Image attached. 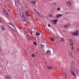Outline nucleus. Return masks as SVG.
<instances>
[{
    "label": "nucleus",
    "instance_id": "obj_27",
    "mask_svg": "<svg viewBox=\"0 0 79 79\" xmlns=\"http://www.w3.org/2000/svg\"><path fill=\"white\" fill-rule=\"evenodd\" d=\"M41 46L43 47H45V46L44 45L41 44Z\"/></svg>",
    "mask_w": 79,
    "mask_h": 79
},
{
    "label": "nucleus",
    "instance_id": "obj_29",
    "mask_svg": "<svg viewBox=\"0 0 79 79\" xmlns=\"http://www.w3.org/2000/svg\"><path fill=\"white\" fill-rule=\"evenodd\" d=\"M57 10H60V8H58L57 9Z\"/></svg>",
    "mask_w": 79,
    "mask_h": 79
},
{
    "label": "nucleus",
    "instance_id": "obj_18",
    "mask_svg": "<svg viewBox=\"0 0 79 79\" xmlns=\"http://www.w3.org/2000/svg\"><path fill=\"white\" fill-rule=\"evenodd\" d=\"M50 40L51 41H52V42H54V41H55V39L53 38H51Z\"/></svg>",
    "mask_w": 79,
    "mask_h": 79
},
{
    "label": "nucleus",
    "instance_id": "obj_35",
    "mask_svg": "<svg viewBox=\"0 0 79 79\" xmlns=\"http://www.w3.org/2000/svg\"><path fill=\"white\" fill-rule=\"evenodd\" d=\"M19 28H20V29H21V28H22V27H19Z\"/></svg>",
    "mask_w": 79,
    "mask_h": 79
},
{
    "label": "nucleus",
    "instance_id": "obj_8",
    "mask_svg": "<svg viewBox=\"0 0 79 79\" xmlns=\"http://www.w3.org/2000/svg\"><path fill=\"white\" fill-rule=\"evenodd\" d=\"M34 10H35V11L36 13H37L39 15H40V13H39V12H38V11H37V10H36L35 9H34Z\"/></svg>",
    "mask_w": 79,
    "mask_h": 79
},
{
    "label": "nucleus",
    "instance_id": "obj_34",
    "mask_svg": "<svg viewBox=\"0 0 79 79\" xmlns=\"http://www.w3.org/2000/svg\"><path fill=\"white\" fill-rule=\"evenodd\" d=\"M69 45H70V46H72L71 44V43H69Z\"/></svg>",
    "mask_w": 79,
    "mask_h": 79
},
{
    "label": "nucleus",
    "instance_id": "obj_33",
    "mask_svg": "<svg viewBox=\"0 0 79 79\" xmlns=\"http://www.w3.org/2000/svg\"><path fill=\"white\" fill-rule=\"evenodd\" d=\"M40 16H41V17H42V15H40Z\"/></svg>",
    "mask_w": 79,
    "mask_h": 79
},
{
    "label": "nucleus",
    "instance_id": "obj_11",
    "mask_svg": "<svg viewBox=\"0 0 79 79\" xmlns=\"http://www.w3.org/2000/svg\"><path fill=\"white\" fill-rule=\"evenodd\" d=\"M58 20H57L56 19H55L54 20H53L52 21V22H53L54 23V24H56V23H57V21Z\"/></svg>",
    "mask_w": 79,
    "mask_h": 79
},
{
    "label": "nucleus",
    "instance_id": "obj_9",
    "mask_svg": "<svg viewBox=\"0 0 79 79\" xmlns=\"http://www.w3.org/2000/svg\"><path fill=\"white\" fill-rule=\"evenodd\" d=\"M26 15L27 16H28L29 17L30 16V15H29V13H28V11H26L25 12Z\"/></svg>",
    "mask_w": 79,
    "mask_h": 79
},
{
    "label": "nucleus",
    "instance_id": "obj_5",
    "mask_svg": "<svg viewBox=\"0 0 79 79\" xmlns=\"http://www.w3.org/2000/svg\"><path fill=\"white\" fill-rule=\"evenodd\" d=\"M15 5L17 6L19 5V0H15Z\"/></svg>",
    "mask_w": 79,
    "mask_h": 79
},
{
    "label": "nucleus",
    "instance_id": "obj_1",
    "mask_svg": "<svg viewBox=\"0 0 79 79\" xmlns=\"http://www.w3.org/2000/svg\"><path fill=\"white\" fill-rule=\"evenodd\" d=\"M20 15L21 16V19L23 21H27V19L24 18V14L23 12L20 13Z\"/></svg>",
    "mask_w": 79,
    "mask_h": 79
},
{
    "label": "nucleus",
    "instance_id": "obj_10",
    "mask_svg": "<svg viewBox=\"0 0 79 79\" xmlns=\"http://www.w3.org/2000/svg\"><path fill=\"white\" fill-rule=\"evenodd\" d=\"M63 16V15L61 14L60 15H56V18H59V17H60L61 16Z\"/></svg>",
    "mask_w": 79,
    "mask_h": 79
},
{
    "label": "nucleus",
    "instance_id": "obj_28",
    "mask_svg": "<svg viewBox=\"0 0 79 79\" xmlns=\"http://www.w3.org/2000/svg\"><path fill=\"white\" fill-rule=\"evenodd\" d=\"M69 54L70 55H72V52H69Z\"/></svg>",
    "mask_w": 79,
    "mask_h": 79
},
{
    "label": "nucleus",
    "instance_id": "obj_12",
    "mask_svg": "<svg viewBox=\"0 0 79 79\" xmlns=\"http://www.w3.org/2000/svg\"><path fill=\"white\" fill-rule=\"evenodd\" d=\"M1 28H2V30H3V31H5V26L3 25H1Z\"/></svg>",
    "mask_w": 79,
    "mask_h": 79
},
{
    "label": "nucleus",
    "instance_id": "obj_19",
    "mask_svg": "<svg viewBox=\"0 0 79 79\" xmlns=\"http://www.w3.org/2000/svg\"><path fill=\"white\" fill-rule=\"evenodd\" d=\"M61 41L62 42H65V40H64V39L63 38L62 40H61Z\"/></svg>",
    "mask_w": 79,
    "mask_h": 79
},
{
    "label": "nucleus",
    "instance_id": "obj_4",
    "mask_svg": "<svg viewBox=\"0 0 79 79\" xmlns=\"http://www.w3.org/2000/svg\"><path fill=\"white\" fill-rule=\"evenodd\" d=\"M78 34V30H77L76 32H73L72 33V35H77Z\"/></svg>",
    "mask_w": 79,
    "mask_h": 79
},
{
    "label": "nucleus",
    "instance_id": "obj_15",
    "mask_svg": "<svg viewBox=\"0 0 79 79\" xmlns=\"http://www.w3.org/2000/svg\"><path fill=\"white\" fill-rule=\"evenodd\" d=\"M67 3L69 5H71V3L70 2H67Z\"/></svg>",
    "mask_w": 79,
    "mask_h": 79
},
{
    "label": "nucleus",
    "instance_id": "obj_20",
    "mask_svg": "<svg viewBox=\"0 0 79 79\" xmlns=\"http://www.w3.org/2000/svg\"><path fill=\"white\" fill-rule=\"evenodd\" d=\"M32 4V3H34V5H35V1H32V2H31Z\"/></svg>",
    "mask_w": 79,
    "mask_h": 79
},
{
    "label": "nucleus",
    "instance_id": "obj_32",
    "mask_svg": "<svg viewBox=\"0 0 79 79\" xmlns=\"http://www.w3.org/2000/svg\"><path fill=\"white\" fill-rule=\"evenodd\" d=\"M71 45H72V46H73V45H74V44L72 43Z\"/></svg>",
    "mask_w": 79,
    "mask_h": 79
},
{
    "label": "nucleus",
    "instance_id": "obj_13",
    "mask_svg": "<svg viewBox=\"0 0 79 79\" xmlns=\"http://www.w3.org/2000/svg\"><path fill=\"white\" fill-rule=\"evenodd\" d=\"M69 42H70V43H73V40L72 39H69Z\"/></svg>",
    "mask_w": 79,
    "mask_h": 79
},
{
    "label": "nucleus",
    "instance_id": "obj_31",
    "mask_svg": "<svg viewBox=\"0 0 79 79\" xmlns=\"http://www.w3.org/2000/svg\"><path fill=\"white\" fill-rule=\"evenodd\" d=\"M27 31H28V32H30V31H30V30H29V28H28V29H27Z\"/></svg>",
    "mask_w": 79,
    "mask_h": 79
},
{
    "label": "nucleus",
    "instance_id": "obj_16",
    "mask_svg": "<svg viewBox=\"0 0 79 79\" xmlns=\"http://www.w3.org/2000/svg\"><path fill=\"white\" fill-rule=\"evenodd\" d=\"M40 35V33L38 32H37L36 33L35 35L37 36V35Z\"/></svg>",
    "mask_w": 79,
    "mask_h": 79
},
{
    "label": "nucleus",
    "instance_id": "obj_22",
    "mask_svg": "<svg viewBox=\"0 0 79 79\" xmlns=\"http://www.w3.org/2000/svg\"><path fill=\"white\" fill-rule=\"evenodd\" d=\"M68 27V25H65L64 26V27Z\"/></svg>",
    "mask_w": 79,
    "mask_h": 79
},
{
    "label": "nucleus",
    "instance_id": "obj_17",
    "mask_svg": "<svg viewBox=\"0 0 79 79\" xmlns=\"http://www.w3.org/2000/svg\"><path fill=\"white\" fill-rule=\"evenodd\" d=\"M47 68H48V69H52V67H50V66H48L47 67Z\"/></svg>",
    "mask_w": 79,
    "mask_h": 79
},
{
    "label": "nucleus",
    "instance_id": "obj_36",
    "mask_svg": "<svg viewBox=\"0 0 79 79\" xmlns=\"http://www.w3.org/2000/svg\"><path fill=\"white\" fill-rule=\"evenodd\" d=\"M0 22L1 23H2V21H1V20H0Z\"/></svg>",
    "mask_w": 79,
    "mask_h": 79
},
{
    "label": "nucleus",
    "instance_id": "obj_2",
    "mask_svg": "<svg viewBox=\"0 0 79 79\" xmlns=\"http://www.w3.org/2000/svg\"><path fill=\"white\" fill-rule=\"evenodd\" d=\"M74 72L73 71H72V75L74 76H76V74L78 73L79 71V70H78V69L77 68H75V69H74Z\"/></svg>",
    "mask_w": 79,
    "mask_h": 79
},
{
    "label": "nucleus",
    "instance_id": "obj_3",
    "mask_svg": "<svg viewBox=\"0 0 79 79\" xmlns=\"http://www.w3.org/2000/svg\"><path fill=\"white\" fill-rule=\"evenodd\" d=\"M10 25V26H9V27L12 31H15V26L13 24L10 22L8 23Z\"/></svg>",
    "mask_w": 79,
    "mask_h": 79
},
{
    "label": "nucleus",
    "instance_id": "obj_6",
    "mask_svg": "<svg viewBox=\"0 0 79 79\" xmlns=\"http://www.w3.org/2000/svg\"><path fill=\"white\" fill-rule=\"evenodd\" d=\"M3 13H5V15H8V13L6 12V10L5 9H3Z\"/></svg>",
    "mask_w": 79,
    "mask_h": 79
},
{
    "label": "nucleus",
    "instance_id": "obj_24",
    "mask_svg": "<svg viewBox=\"0 0 79 79\" xmlns=\"http://www.w3.org/2000/svg\"><path fill=\"white\" fill-rule=\"evenodd\" d=\"M48 27H51V25H50V24H48Z\"/></svg>",
    "mask_w": 79,
    "mask_h": 79
},
{
    "label": "nucleus",
    "instance_id": "obj_25",
    "mask_svg": "<svg viewBox=\"0 0 79 79\" xmlns=\"http://www.w3.org/2000/svg\"><path fill=\"white\" fill-rule=\"evenodd\" d=\"M71 49L72 50H74V47L73 46L72 47Z\"/></svg>",
    "mask_w": 79,
    "mask_h": 79
},
{
    "label": "nucleus",
    "instance_id": "obj_26",
    "mask_svg": "<svg viewBox=\"0 0 79 79\" xmlns=\"http://www.w3.org/2000/svg\"><path fill=\"white\" fill-rule=\"evenodd\" d=\"M29 33L30 34H31V35H32V32H31V31H29Z\"/></svg>",
    "mask_w": 79,
    "mask_h": 79
},
{
    "label": "nucleus",
    "instance_id": "obj_14",
    "mask_svg": "<svg viewBox=\"0 0 79 79\" xmlns=\"http://www.w3.org/2000/svg\"><path fill=\"white\" fill-rule=\"evenodd\" d=\"M49 17H50L51 18H53V15L52 14H50L48 15Z\"/></svg>",
    "mask_w": 79,
    "mask_h": 79
},
{
    "label": "nucleus",
    "instance_id": "obj_37",
    "mask_svg": "<svg viewBox=\"0 0 79 79\" xmlns=\"http://www.w3.org/2000/svg\"><path fill=\"white\" fill-rule=\"evenodd\" d=\"M7 0V1H9V0Z\"/></svg>",
    "mask_w": 79,
    "mask_h": 79
},
{
    "label": "nucleus",
    "instance_id": "obj_21",
    "mask_svg": "<svg viewBox=\"0 0 79 79\" xmlns=\"http://www.w3.org/2000/svg\"><path fill=\"white\" fill-rule=\"evenodd\" d=\"M33 44L35 46L37 45V43H36V42H33Z\"/></svg>",
    "mask_w": 79,
    "mask_h": 79
},
{
    "label": "nucleus",
    "instance_id": "obj_30",
    "mask_svg": "<svg viewBox=\"0 0 79 79\" xmlns=\"http://www.w3.org/2000/svg\"><path fill=\"white\" fill-rule=\"evenodd\" d=\"M53 4L55 5H56V2H54Z\"/></svg>",
    "mask_w": 79,
    "mask_h": 79
},
{
    "label": "nucleus",
    "instance_id": "obj_23",
    "mask_svg": "<svg viewBox=\"0 0 79 79\" xmlns=\"http://www.w3.org/2000/svg\"><path fill=\"white\" fill-rule=\"evenodd\" d=\"M31 56L32 57H35V56L34 54H32Z\"/></svg>",
    "mask_w": 79,
    "mask_h": 79
},
{
    "label": "nucleus",
    "instance_id": "obj_7",
    "mask_svg": "<svg viewBox=\"0 0 79 79\" xmlns=\"http://www.w3.org/2000/svg\"><path fill=\"white\" fill-rule=\"evenodd\" d=\"M47 54L48 55H51V52H50V50H48Z\"/></svg>",
    "mask_w": 79,
    "mask_h": 79
}]
</instances>
